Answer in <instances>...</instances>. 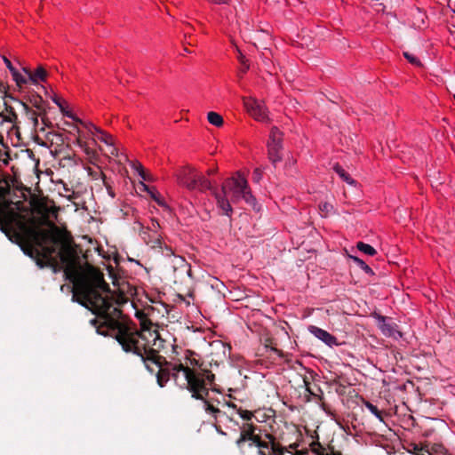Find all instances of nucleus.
<instances>
[{"instance_id":"e433bc0d","label":"nucleus","mask_w":455,"mask_h":455,"mask_svg":"<svg viewBox=\"0 0 455 455\" xmlns=\"http://www.w3.org/2000/svg\"><path fill=\"white\" fill-rule=\"evenodd\" d=\"M150 243L152 248H162V240L159 234H155Z\"/></svg>"},{"instance_id":"7c9ffc66","label":"nucleus","mask_w":455,"mask_h":455,"mask_svg":"<svg viewBox=\"0 0 455 455\" xmlns=\"http://www.w3.org/2000/svg\"><path fill=\"white\" fill-rule=\"evenodd\" d=\"M365 407L372 413L374 414L380 421H383L382 412L370 402L364 403Z\"/></svg>"},{"instance_id":"39448f33","label":"nucleus","mask_w":455,"mask_h":455,"mask_svg":"<svg viewBox=\"0 0 455 455\" xmlns=\"http://www.w3.org/2000/svg\"><path fill=\"white\" fill-rule=\"evenodd\" d=\"M43 229L39 228L36 226L34 219L27 220L26 216L22 214L17 220V221L12 227L10 230V237H8L12 242L19 244L21 249L30 244L37 239V235H40V232Z\"/></svg>"},{"instance_id":"f03ea898","label":"nucleus","mask_w":455,"mask_h":455,"mask_svg":"<svg viewBox=\"0 0 455 455\" xmlns=\"http://www.w3.org/2000/svg\"><path fill=\"white\" fill-rule=\"evenodd\" d=\"M58 258L64 266V275L66 279L75 283V291L73 293V300L77 301L83 307L88 308L97 318L92 320V323L96 325L101 323L102 318L96 312L95 307L89 301L85 300L82 294L84 285L92 288L94 291L100 295L108 304L114 306V300L116 304L121 305L127 301V294L132 295V288L125 282L120 283L116 279L113 282L114 286H117V296L115 299L114 294L108 283L104 280L103 274L92 266L88 265L86 273L80 275L79 256L76 251V246L71 238H62L60 247L58 252Z\"/></svg>"},{"instance_id":"aec40b11","label":"nucleus","mask_w":455,"mask_h":455,"mask_svg":"<svg viewBox=\"0 0 455 455\" xmlns=\"http://www.w3.org/2000/svg\"><path fill=\"white\" fill-rule=\"evenodd\" d=\"M283 132L278 127L273 126L270 131L269 141L267 146L283 147Z\"/></svg>"},{"instance_id":"72a5a7b5","label":"nucleus","mask_w":455,"mask_h":455,"mask_svg":"<svg viewBox=\"0 0 455 455\" xmlns=\"http://www.w3.org/2000/svg\"><path fill=\"white\" fill-rule=\"evenodd\" d=\"M100 176H101V179H102L103 185H104V187L106 188V189L108 191V194L112 198H114L116 195H115V192H114L113 188H112V186H111L110 182L108 180L106 175L103 172H100Z\"/></svg>"},{"instance_id":"4c0bfd02","label":"nucleus","mask_w":455,"mask_h":455,"mask_svg":"<svg viewBox=\"0 0 455 455\" xmlns=\"http://www.w3.org/2000/svg\"><path fill=\"white\" fill-rule=\"evenodd\" d=\"M150 195V197L156 201L159 205L161 206H165V204L164 203V201L160 198V196L159 194L155 191V190H152L148 193Z\"/></svg>"},{"instance_id":"f8f14e48","label":"nucleus","mask_w":455,"mask_h":455,"mask_svg":"<svg viewBox=\"0 0 455 455\" xmlns=\"http://www.w3.org/2000/svg\"><path fill=\"white\" fill-rule=\"evenodd\" d=\"M308 331L311 334H313L315 338L322 340L326 345L331 347V346H338L339 343L337 341V338L326 331L325 330H323L317 326L310 325L308 327Z\"/></svg>"},{"instance_id":"2eb2a0df","label":"nucleus","mask_w":455,"mask_h":455,"mask_svg":"<svg viewBox=\"0 0 455 455\" xmlns=\"http://www.w3.org/2000/svg\"><path fill=\"white\" fill-rule=\"evenodd\" d=\"M23 71L28 76L29 81L34 84H36L38 81L44 82L47 77V71L42 66H39L35 72L30 71L27 68H24Z\"/></svg>"},{"instance_id":"13d9d810","label":"nucleus","mask_w":455,"mask_h":455,"mask_svg":"<svg viewBox=\"0 0 455 455\" xmlns=\"http://www.w3.org/2000/svg\"><path fill=\"white\" fill-rule=\"evenodd\" d=\"M187 272H188V275H191V269L190 268H188Z\"/></svg>"},{"instance_id":"a18cd8bd","label":"nucleus","mask_w":455,"mask_h":455,"mask_svg":"<svg viewBox=\"0 0 455 455\" xmlns=\"http://www.w3.org/2000/svg\"><path fill=\"white\" fill-rule=\"evenodd\" d=\"M303 383H304L307 392H308L310 395H314L313 391L310 388V382H309L307 377H306V376L303 377Z\"/></svg>"},{"instance_id":"a19ab883","label":"nucleus","mask_w":455,"mask_h":455,"mask_svg":"<svg viewBox=\"0 0 455 455\" xmlns=\"http://www.w3.org/2000/svg\"><path fill=\"white\" fill-rule=\"evenodd\" d=\"M262 178V172L260 169L257 168L253 171V173H252V180L253 181L255 182H259V180H261Z\"/></svg>"},{"instance_id":"3c124183","label":"nucleus","mask_w":455,"mask_h":455,"mask_svg":"<svg viewBox=\"0 0 455 455\" xmlns=\"http://www.w3.org/2000/svg\"><path fill=\"white\" fill-rule=\"evenodd\" d=\"M208 400H212L214 405H216L217 407H218V405L221 404V402L219 399L208 398Z\"/></svg>"},{"instance_id":"4468645a","label":"nucleus","mask_w":455,"mask_h":455,"mask_svg":"<svg viewBox=\"0 0 455 455\" xmlns=\"http://www.w3.org/2000/svg\"><path fill=\"white\" fill-rule=\"evenodd\" d=\"M212 194L215 196L218 207L222 210L223 214L230 216L233 209L229 201L227 199V194H224L223 192L220 194L217 190H213V193Z\"/></svg>"},{"instance_id":"5701e85b","label":"nucleus","mask_w":455,"mask_h":455,"mask_svg":"<svg viewBox=\"0 0 455 455\" xmlns=\"http://www.w3.org/2000/svg\"><path fill=\"white\" fill-rule=\"evenodd\" d=\"M202 401L204 402L205 411L212 415L215 419H217L219 415L225 414V412H222L216 405H214L212 400H208V397H205V399Z\"/></svg>"},{"instance_id":"f3484780","label":"nucleus","mask_w":455,"mask_h":455,"mask_svg":"<svg viewBox=\"0 0 455 455\" xmlns=\"http://www.w3.org/2000/svg\"><path fill=\"white\" fill-rule=\"evenodd\" d=\"M17 102L22 107V108L25 112V115H26V117L28 118V121H30L33 128L36 130L37 126L39 124V122H38V116H40L39 112L36 113V111L31 109L27 103H25L21 100H17Z\"/></svg>"},{"instance_id":"bf43d9fd","label":"nucleus","mask_w":455,"mask_h":455,"mask_svg":"<svg viewBox=\"0 0 455 455\" xmlns=\"http://www.w3.org/2000/svg\"><path fill=\"white\" fill-rule=\"evenodd\" d=\"M248 68H249V67L245 66L244 68H243V72H245Z\"/></svg>"},{"instance_id":"6ab92c4d","label":"nucleus","mask_w":455,"mask_h":455,"mask_svg":"<svg viewBox=\"0 0 455 455\" xmlns=\"http://www.w3.org/2000/svg\"><path fill=\"white\" fill-rule=\"evenodd\" d=\"M89 131L94 135L95 133H98L97 139L103 141L108 146H113V138L111 135L108 134L107 132H103L100 128L96 127L93 124H90L88 127Z\"/></svg>"},{"instance_id":"864d4df0","label":"nucleus","mask_w":455,"mask_h":455,"mask_svg":"<svg viewBox=\"0 0 455 455\" xmlns=\"http://www.w3.org/2000/svg\"><path fill=\"white\" fill-rule=\"evenodd\" d=\"M216 172H217V168L209 169V170L207 171V174H208V175H212V174H214Z\"/></svg>"},{"instance_id":"680f3d73","label":"nucleus","mask_w":455,"mask_h":455,"mask_svg":"<svg viewBox=\"0 0 455 455\" xmlns=\"http://www.w3.org/2000/svg\"><path fill=\"white\" fill-rule=\"evenodd\" d=\"M453 98H454V100H455V94L453 95Z\"/></svg>"},{"instance_id":"6e6552de","label":"nucleus","mask_w":455,"mask_h":455,"mask_svg":"<svg viewBox=\"0 0 455 455\" xmlns=\"http://www.w3.org/2000/svg\"><path fill=\"white\" fill-rule=\"evenodd\" d=\"M373 317L376 319L377 326L383 335L396 340L402 337V332L398 330V325L389 317L376 313L373 315Z\"/></svg>"},{"instance_id":"bb28decb","label":"nucleus","mask_w":455,"mask_h":455,"mask_svg":"<svg viewBox=\"0 0 455 455\" xmlns=\"http://www.w3.org/2000/svg\"><path fill=\"white\" fill-rule=\"evenodd\" d=\"M349 258L360 267L362 268L366 274L368 275H374L372 269L360 258L349 255Z\"/></svg>"},{"instance_id":"b1692460","label":"nucleus","mask_w":455,"mask_h":455,"mask_svg":"<svg viewBox=\"0 0 455 455\" xmlns=\"http://www.w3.org/2000/svg\"><path fill=\"white\" fill-rule=\"evenodd\" d=\"M333 170L347 184L353 185L355 183L350 175L339 164H335L333 165Z\"/></svg>"},{"instance_id":"37998d69","label":"nucleus","mask_w":455,"mask_h":455,"mask_svg":"<svg viewBox=\"0 0 455 455\" xmlns=\"http://www.w3.org/2000/svg\"><path fill=\"white\" fill-rule=\"evenodd\" d=\"M3 60H4L7 68L10 70L11 74L15 73V71L17 69L12 66V62L10 61V60H8L5 56H3Z\"/></svg>"},{"instance_id":"4d7b16f0","label":"nucleus","mask_w":455,"mask_h":455,"mask_svg":"<svg viewBox=\"0 0 455 455\" xmlns=\"http://www.w3.org/2000/svg\"><path fill=\"white\" fill-rule=\"evenodd\" d=\"M115 152H116V148H113L111 149L110 153H111L112 155H114V154H115Z\"/></svg>"},{"instance_id":"423d86ee","label":"nucleus","mask_w":455,"mask_h":455,"mask_svg":"<svg viewBox=\"0 0 455 455\" xmlns=\"http://www.w3.org/2000/svg\"><path fill=\"white\" fill-rule=\"evenodd\" d=\"M228 191L232 193L233 203L243 199L249 205L255 206L256 199L251 193L246 179L239 172H236V177L228 178L223 183L221 192L227 194Z\"/></svg>"},{"instance_id":"09e8293b","label":"nucleus","mask_w":455,"mask_h":455,"mask_svg":"<svg viewBox=\"0 0 455 455\" xmlns=\"http://www.w3.org/2000/svg\"><path fill=\"white\" fill-rule=\"evenodd\" d=\"M139 188L141 191H146L148 193H149L151 191V188H149L148 185H146L144 182H140L139 184Z\"/></svg>"},{"instance_id":"f704fd0d","label":"nucleus","mask_w":455,"mask_h":455,"mask_svg":"<svg viewBox=\"0 0 455 455\" xmlns=\"http://www.w3.org/2000/svg\"><path fill=\"white\" fill-rule=\"evenodd\" d=\"M285 449L282 447V445L277 443L271 446L269 455H284Z\"/></svg>"},{"instance_id":"052dcab7","label":"nucleus","mask_w":455,"mask_h":455,"mask_svg":"<svg viewBox=\"0 0 455 455\" xmlns=\"http://www.w3.org/2000/svg\"><path fill=\"white\" fill-rule=\"evenodd\" d=\"M8 97H9L11 100H15L13 97H12V96H8Z\"/></svg>"},{"instance_id":"58836bf2","label":"nucleus","mask_w":455,"mask_h":455,"mask_svg":"<svg viewBox=\"0 0 455 455\" xmlns=\"http://www.w3.org/2000/svg\"><path fill=\"white\" fill-rule=\"evenodd\" d=\"M262 438L263 440H267V442H268L271 444V446L277 443L276 438L272 434L266 432L264 435H262Z\"/></svg>"},{"instance_id":"c03bdc74","label":"nucleus","mask_w":455,"mask_h":455,"mask_svg":"<svg viewBox=\"0 0 455 455\" xmlns=\"http://www.w3.org/2000/svg\"><path fill=\"white\" fill-rule=\"evenodd\" d=\"M259 450H263L265 451V449H271V444L267 442V440H263L259 443V446H258Z\"/></svg>"},{"instance_id":"ddd939ff","label":"nucleus","mask_w":455,"mask_h":455,"mask_svg":"<svg viewBox=\"0 0 455 455\" xmlns=\"http://www.w3.org/2000/svg\"><path fill=\"white\" fill-rule=\"evenodd\" d=\"M28 101L35 108H36L38 110L39 115L42 118V122L45 125H48L47 118L45 117V116H46V109L44 107L45 101L43 100V98L36 93H33L32 95H30L28 97Z\"/></svg>"},{"instance_id":"603ef678","label":"nucleus","mask_w":455,"mask_h":455,"mask_svg":"<svg viewBox=\"0 0 455 455\" xmlns=\"http://www.w3.org/2000/svg\"><path fill=\"white\" fill-rule=\"evenodd\" d=\"M222 404L223 405H228V406L232 407V408H236L235 404H234L232 403L226 402V401H224Z\"/></svg>"},{"instance_id":"c9c22d12","label":"nucleus","mask_w":455,"mask_h":455,"mask_svg":"<svg viewBox=\"0 0 455 455\" xmlns=\"http://www.w3.org/2000/svg\"><path fill=\"white\" fill-rule=\"evenodd\" d=\"M262 435L260 434V432L259 431V433H255L254 435H252V437L248 441V442H251L249 446H256L258 447L259 443L262 441Z\"/></svg>"},{"instance_id":"a878e982","label":"nucleus","mask_w":455,"mask_h":455,"mask_svg":"<svg viewBox=\"0 0 455 455\" xmlns=\"http://www.w3.org/2000/svg\"><path fill=\"white\" fill-rule=\"evenodd\" d=\"M356 248L360 251H362L369 256H374L377 253V251L371 245L365 243L363 242H358L356 243Z\"/></svg>"},{"instance_id":"5fc2aeb1","label":"nucleus","mask_w":455,"mask_h":455,"mask_svg":"<svg viewBox=\"0 0 455 455\" xmlns=\"http://www.w3.org/2000/svg\"><path fill=\"white\" fill-rule=\"evenodd\" d=\"M243 58H244V57H243V55L240 52V55H239V57H238V59H239V60H240L243 64H244Z\"/></svg>"},{"instance_id":"9b49d317","label":"nucleus","mask_w":455,"mask_h":455,"mask_svg":"<svg viewBox=\"0 0 455 455\" xmlns=\"http://www.w3.org/2000/svg\"><path fill=\"white\" fill-rule=\"evenodd\" d=\"M197 172L196 170L192 166H187L183 168L181 171L179 180L180 183L183 186H185L189 190L196 189V175Z\"/></svg>"},{"instance_id":"de8ad7c7","label":"nucleus","mask_w":455,"mask_h":455,"mask_svg":"<svg viewBox=\"0 0 455 455\" xmlns=\"http://www.w3.org/2000/svg\"><path fill=\"white\" fill-rule=\"evenodd\" d=\"M158 228H160V225H159L158 221H156V220H152L150 229L154 232V235L157 234L156 233V229Z\"/></svg>"},{"instance_id":"473e14b6","label":"nucleus","mask_w":455,"mask_h":455,"mask_svg":"<svg viewBox=\"0 0 455 455\" xmlns=\"http://www.w3.org/2000/svg\"><path fill=\"white\" fill-rule=\"evenodd\" d=\"M403 56L404 58L412 65L414 66H417V67H421L422 64L420 62V60L416 57L414 56L412 53L409 52H403Z\"/></svg>"},{"instance_id":"49530a36","label":"nucleus","mask_w":455,"mask_h":455,"mask_svg":"<svg viewBox=\"0 0 455 455\" xmlns=\"http://www.w3.org/2000/svg\"><path fill=\"white\" fill-rule=\"evenodd\" d=\"M139 175L142 178L143 180L146 181H152L153 177L148 173L146 171H143V172H140Z\"/></svg>"},{"instance_id":"1a4fd4ad","label":"nucleus","mask_w":455,"mask_h":455,"mask_svg":"<svg viewBox=\"0 0 455 455\" xmlns=\"http://www.w3.org/2000/svg\"><path fill=\"white\" fill-rule=\"evenodd\" d=\"M243 105L248 113L257 121H267V109L263 102L252 97H243Z\"/></svg>"},{"instance_id":"393cba45","label":"nucleus","mask_w":455,"mask_h":455,"mask_svg":"<svg viewBox=\"0 0 455 455\" xmlns=\"http://www.w3.org/2000/svg\"><path fill=\"white\" fill-rule=\"evenodd\" d=\"M208 122L217 127H220L223 124V117L216 112H209L207 115Z\"/></svg>"},{"instance_id":"6e6d98bb","label":"nucleus","mask_w":455,"mask_h":455,"mask_svg":"<svg viewBox=\"0 0 455 455\" xmlns=\"http://www.w3.org/2000/svg\"><path fill=\"white\" fill-rule=\"evenodd\" d=\"M166 250H167V251H168V252L166 253V255H172V254L173 253V252H172V249H171V248H168L167 246H166Z\"/></svg>"},{"instance_id":"0eeeda50","label":"nucleus","mask_w":455,"mask_h":455,"mask_svg":"<svg viewBox=\"0 0 455 455\" xmlns=\"http://www.w3.org/2000/svg\"><path fill=\"white\" fill-rule=\"evenodd\" d=\"M175 371H182L187 380V389L191 396L196 400H204L209 395L210 387L206 386L198 371L193 370L181 363L175 364L172 368Z\"/></svg>"},{"instance_id":"2f4dec72","label":"nucleus","mask_w":455,"mask_h":455,"mask_svg":"<svg viewBox=\"0 0 455 455\" xmlns=\"http://www.w3.org/2000/svg\"><path fill=\"white\" fill-rule=\"evenodd\" d=\"M237 413L246 422H250L252 419V418L254 417V414L252 411H248V410H243L242 408L237 409Z\"/></svg>"},{"instance_id":"7ed1b4c3","label":"nucleus","mask_w":455,"mask_h":455,"mask_svg":"<svg viewBox=\"0 0 455 455\" xmlns=\"http://www.w3.org/2000/svg\"><path fill=\"white\" fill-rule=\"evenodd\" d=\"M33 243L23 247L26 255L36 260L40 268L52 267L54 272L60 269L58 260V252L61 239L58 234L43 229Z\"/></svg>"},{"instance_id":"8fccbe9b","label":"nucleus","mask_w":455,"mask_h":455,"mask_svg":"<svg viewBox=\"0 0 455 455\" xmlns=\"http://www.w3.org/2000/svg\"><path fill=\"white\" fill-rule=\"evenodd\" d=\"M211 1L216 4H223L228 3V0H211Z\"/></svg>"},{"instance_id":"c85d7f7f","label":"nucleus","mask_w":455,"mask_h":455,"mask_svg":"<svg viewBox=\"0 0 455 455\" xmlns=\"http://www.w3.org/2000/svg\"><path fill=\"white\" fill-rule=\"evenodd\" d=\"M13 80L16 82V84L21 88L22 85L26 84L28 81H29L28 76L26 77L19 73L18 70L15 71V73L12 74Z\"/></svg>"},{"instance_id":"dca6fc26","label":"nucleus","mask_w":455,"mask_h":455,"mask_svg":"<svg viewBox=\"0 0 455 455\" xmlns=\"http://www.w3.org/2000/svg\"><path fill=\"white\" fill-rule=\"evenodd\" d=\"M311 451L315 455H342L339 451L334 449L333 446L323 447L319 442H313L310 444Z\"/></svg>"},{"instance_id":"cd10ccee","label":"nucleus","mask_w":455,"mask_h":455,"mask_svg":"<svg viewBox=\"0 0 455 455\" xmlns=\"http://www.w3.org/2000/svg\"><path fill=\"white\" fill-rule=\"evenodd\" d=\"M199 372L201 373V377L204 380L206 386L212 388L211 387L215 381V375L209 370L202 371Z\"/></svg>"},{"instance_id":"79ce46f5","label":"nucleus","mask_w":455,"mask_h":455,"mask_svg":"<svg viewBox=\"0 0 455 455\" xmlns=\"http://www.w3.org/2000/svg\"><path fill=\"white\" fill-rule=\"evenodd\" d=\"M319 209L321 212L328 213L332 210V205L328 203H321L319 204Z\"/></svg>"},{"instance_id":"9d476101","label":"nucleus","mask_w":455,"mask_h":455,"mask_svg":"<svg viewBox=\"0 0 455 455\" xmlns=\"http://www.w3.org/2000/svg\"><path fill=\"white\" fill-rule=\"evenodd\" d=\"M257 431L261 432L260 428L251 422H244L240 426V436L235 441V445L242 448L245 442H248Z\"/></svg>"},{"instance_id":"ea45409f","label":"nucleus","mask_w":455,"mask_h":455,"mask_svg":"<svg viewBox=\"0 0 455 455\" xmlns=\"http://www.w3.org/2000/svg\"><path fill=\"white\" fill-rule=\"evenodd\" d=\"M131 166H132V168H133L138 172V174L140 172H143V171H145V169L142 166V164L140 162H137V161H132L131 162Z\"/></svg>"},{"instance_id":"412c9836","label":"nucleus","mask_w":455,"mask_h":455,"mask_svg":"<svg viewBox=\"0 0 455 455\" xmlns=\"http://www.w3.org/2000/svg\"><path fill=\"white\" fill-rule=\"evenodd\" d=\"M282 149L283 147L267 146L268 159L274 167L276 166L277 163L283 160V156L281 154Z\"/></svg>"},{"instance_id":"c756f323","label":"nucleus","mask_w":455,"mask_h":455,"mask_svg":"<svg viewBox=\"0 0 455 455\" xmlns=\"http://www.w3.org/2000/svg\"><path fill=\"white\" fill-rule=\"evenodd\" d=\"M52 101H53L56 105H58V107L60 108V109L61 113H62L64 116H68V117H69V118H72V119H74V120H76V121H78V119L75 118V116H74V115H73L72 113L68 112V111H66V110H65V108H64V107H63L62 103L60 102V99H59L57 96L52 97ZM79 122H80V123H82L80 120H79Z\"/></svg>"},{"instance_id":"a211bd4d","label":"nucleus","mask_w":455,"mask_h":455,"mask_svg":"<svg viewBox=\"0 0 455 455\" xmlns=\"http://www.w3.org/2000/svg\"><path fill=\"white\" fill-rule=\"evenodd\" d=\"M195 180H196V189H199L201 191L210 190L212 193H213V190H216L212 187L211 181L208 179H206L203 174L197 172Z\"/></svg>"},{"instance_id":"20e7f679","label":"nucleus","mask_w":455,"mask_h":455,"mask_svg":"<svg viewBox=\"0 0 455 455\" xmlns=\"http://www.w3.org/2000/svg\"><path fill=\"white\" fill-rule=\"evenodd\" d=\"M11 188L7 181L0 179V230L10 237V230L13 224L22 216V212H28L21 201L13 202L8 198Z\"/></svg>"},{"instance_id":"4be33fe9","label":"nucleus","mask_w":455,"mask_h":455,"mask_svg":"<svg viewBox=\"0 0 455 455\" xmlns=\"http://www.w3.org/2000/svg\"><path fill=\"white\" fill-rule=\"evenodd\" d=\"M4 110L0 115L3 116L4 120L9 123L16 124L18 121V116L14 110V108L8 105L6 101H4Z\"/></svg>"},{"instance_id":"f257e3e1","label":"nucleus","mask_w":455,"mask_h":455,"mask_svg":"<svg viewBox=\"0 0 455 455\" xmlns=\"http://www.w3.org/2000/svg\"><path fill=\"white\" fill-rule=\"evenodd\" d=\"M82 294L85 300L94 306L96 312L102 318L101 323L96 325L99 334L114 337L124 352L132 353L141 358L144 363L151 361L158 365L156 380L161 387L165 386L171 377L174 379H177L180 371L172 370L176 363L167 362L158 355L156 349L149 345L146 332L154 339V346L156 339H160V338L156 330L151 331L153 324L144 313H136V316L140 319L141 327L140 330H138L135 323L124 318L120 308L108 304L92 288L84 285Z\"/></svg>"}]
</instances>
